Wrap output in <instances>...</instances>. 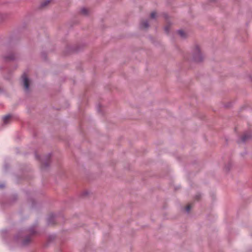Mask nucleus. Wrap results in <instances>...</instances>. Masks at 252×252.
<instances>
[{"label":"nucleus","instance_id":"f257e3e1","mask_svg":"<svg viewBox=\"0 0 252 252\" xmlns=\"http://www.w3.org/2000/svg\"><path fill=\"white\" fill-rule=\"evenodd\" d=\"M193 58L194 60L197 62H201L203 60V56L198 46H196L194 49Z\"/></svg>","mask_w":252,"mask_h":252},{"label":"nucleus","instance_id":"f03ea898","mask_svg":"<svg viewBox=\"0 0 252 252\" xmlns=\"http://www.w3.org/2000/svg\"><path fill=\"white\" fill-rule=\"evenodd\" d=\"M63 217V215L60 212H51L47 217V220H53L55 219H61Z\"/></svg>","mask_w":252,"mask_h":252},{"label":"nucleus","instance_id":"7ed1b4c3","mask_svg":"<svg viewBox=\"0 0 252 252\" xmlns=\"http://www.w3.org/2000/svg\"><path fill=\"white\" fill-rule=\"evenodd\" d=\"M22 79L25 90L27 92L29 91L30 83L27 75L25 73L23 74L22 76Z\"/></svg>","mask_w":252,"mask_h":252},{"label":"nucleus","instance_id":"20e7f679","mask_svg":"<svg viewBox=\"0 0 252 252\" xmlns=\"http://www.w3.org/2000/svg\"><path fill=\"white\" fill-rule=\"evenodd\" d=\"M149 27V22L147 20L144 21L140 23V27L142 29H146Z\"/></svg>","mask_w":252,"mask_h":252},{"label":"nucleus","instance_id":"39448f33","mask_svg":"<svg viewBox=\"0 0 252 252\" xmlns=\"http://www.w3.org/2000/svg\"><path fill=\"white\" fill-rule=\"evenodd\" d=\"M12 117V116L11 115H6L4 116L2 118V121L4 123V124L6 125L9 123L10 121L11 118Z\"/></svg>","mask_w":252,"mask_h":252},{"label":"nucleus","instance_id":"423d86ee","mask_svg":"<svg viewBox=\"0 0 252 252\" xmlns=\"http://www.w3.org/2000/svg\"><path fill=\"white\" fill-rule=\"evenodd\" d=\"M51 0H45L42 2L40 4V7H44L46 6H47L49 2H50Z\"/></svg>","mask_w":252,"mask_h":252},{"label":"nucleus","instance_id":"0eeeda50","mask_svg":"<svg viewBox=\"0 0 252 252\" xmlns=\"http://www.w3.org/2000/svg\"><path fill=\"white\" fill-rule=\"evenodd\" d=\"M178 33L182 38H185L186 36V33L182 30H178Z\"/></svg>","mask_w":252,"mask_h":252},{"label":"nucleus","instance_id":"6e6552de","mask_svg":"<svg viewBox=\"0 0 252 252\" xmlns=\"http://www.w3.org/2000/svg\"><path fill=\"white\" fill-rule=\"evenodd\" d=\"M250 136L248 134H244L242 137H241V141L242 142H245L248 138H250Z\"/></svg>","mask_w":252,"mask_h":252},{"label":"nucleus","instance_id":"1a4fd4ad","mask_svg":"<svg viewBox=\"0 0 252 252\" xmlns=\"http://www.w3.org/2000/svg\"><path fill=\"white\" fill-rule=\"evenodd\" d=\"M31 237L28 236V237H27L25 239V240L23 241V244L24 245H27L31 241Z\"/></svg>","mask_w":252,"mask_h":252},{"label":"nucleus","instance_id":"9d476101","mask_svg":"<svg viewBox=\"0 0 252 252\" xmlns=\"http://www.w3.org/2000/svg\"><path fill=\"white\" fill-rule=\"evenodd\" d=\"M81 12L83 15H87L88 14V10L86 8H82L81 9Z\"/></svg>","mask_w":252,"mask_h":252},{"label":"nucleus","instance_id":"9b49d317","mask_svg":"<svg viewBox=\"0 0 252 252\" xmlns=\"http://www.w3.org/2000/svg\"><path fill=\"white\" fill-rule=\"evenodd\" d=\"M150 17L152 19H155L157 17V13L156 12H152L151 14Z\"/></svg>","mask_w":252,"mask_h":252},{"label":"nucleus","instance_id":"f8f14e48","mask_svg":"<svg viewBox=\"0 0 252 252\" xmlns=\"http://www.w3.org/2000/svg\"><path fill=\"white\" fill-rule=\"evenodd\" d=\"M191 209V206L190 205H188L186 207V211L187 213H189Z\"/></svg>","mask_w":252,"mask_h":252},{"label":"nucleus","instance_id":"ddd939ff","mask_svg":"<svg viewBox=\"0 0 252 252\" xmlns=\"http://www.w3.org/2000/svg\"><path fill=\"white\" fill-rule=\"evenodd\" d=\"M164 30L166 32H169V27L168 26H166L164 28Z\"/></svg>","mask_w":252,"mask_h":252},{"label":"nucleus","instance_id":"4468645a","mask_svg":"<svg viewBox=\"0 0 252 252\" xmlns=\"http://www.w3.org/2000/svg\"><path fill=\"white\" fill-rule=\"evenodd\" d=\"M5 186V185L4 184H0V189H2L4 188Z\"/></svg>","mask_w":252,"mask_h":252},{"label":"nucleus","instance_id":"2eb2a0df","mask_svg":"<svg viewBox=\"0 0 252 252\" xmlns=\"http://www.w3.org/2000/svg\"><path fill=\"white\" fill-rule=\"evenodd\" d=\"M163 16H164V17L165 19H167V18H168V15H167L166 14H163Z\"/></svg>","mask_w":252,"mask_h":252}]
</instances>
